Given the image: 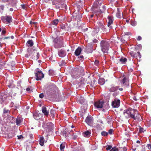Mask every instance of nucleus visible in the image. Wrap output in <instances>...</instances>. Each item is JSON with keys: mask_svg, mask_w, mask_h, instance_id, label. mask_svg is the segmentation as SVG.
<instances>
[{"mask_svg": "<svg viewBox=\"0 0 151 151\" xmlns=\"http://www.w3.org/2000/svg\"><path fill=\"white\" fill-rule=\"evenodd\" d=\"M58 55L60 57L63 58L66 55L65 51L63 50H60L58 51Z\"/></svg>", "mask_w": 151, "mask_h": 151, "instance_id": "obj_16", "label": "nucleus"}, {"mask_svg": "<svg viewBox=\"0 0 151 151\" xmlns=\"http://www.w3.org/2000/svg\"><path fill=\"white\" fill-rule=\"evenodd\" d=\"M85 122L88 125H90L93 123V118L91 116H88L86 118Z\"/></svg>", "mask_w": 151, "mask_h": 151, "instance_id": "obj_14", "label": "nucleus"}, {"mask_svg": "<svg viewBox=\"0 0 151 151\" xmlns=\"http://www.w3.org/2000/svg\"><path fill=\"white\" fill-rule=\"evenodd\" d=\"M100 27H99V25L98 26L96 27L95 29H96V30L97 32H99L100 31L101 32V31L100 30Z\"/></svg>", "mask_w": 151, "mask_h": 151, "instance_id": "obj_40", "label": "nucleus"}, {"mask_svg": "<svg viewBox=\"0 0 151 151\" xmlns=\"http://www.w3.org/2000/svg\"><path fill=\"white\" fill-rule=\"evenodd\" d=\"M50 114L51 115L53 119H54L55 118V116L54 110L52 109H51L50 111Z\"/></svg>", "mask_w": 151, "mask_h": 151, "instance_id": "obj_32", "label": "nucleus"}, {"mask_svg": "<svg viewBox=\"0 0 151 151\" xmlns=\"http://www.w3.org/2000/svg\"><path fill=\"white\" fill-rule=\"evenodd\" d=\"M44 97V94L43 93H41L39 95V97L40 98H42Z\"/></svg>", "mask_w": 151, "mask_h": 151, "instance_id": "obj_50", "label": "nucleus"}, {"mask_svg": "<svg viewBox=\"0 0 151 151\" xmlns=\"http://www.w3.org/2000/svg\"><path fill=\"white\" fill-rule=\"evenodd\" d=\"M94 45L93 42H91L87 45L86 47V51L88 53H91L94 49L93 48V46Z\"/></svg>", "mask_w": 151, "mask_h": 151, "instance_id": "obj_7", "label": "nucleus"}, {"mask_svg": "<svg viewBox=\"0 0 151 151\" xmlns=\"http://www.w3.org/2000/svg\"><path fill=\"white\" fill-rule=\"evenodd\" d=\"M98 25L103 31V32H106V29L102 23H99L98 24Z\"/></svg>", "mask_w": 151, "mask_h": 151, "instance_id": "obj_25", "label": "nucleus"}, {"mask_svg": "<svg viewBox=\"0 0 151 151\" xmlns=\"http://www.w3.org/2000/svg\"><path fill=\"white\" fill-rule=\"evenodd\" d=\"M4 9V6L1 5L0 6V11H3Z\"/></svg>", "mask_w": 151, "mask_h": 151, "instance_id": "obj_45", "label": "nucleus"}, {"mask_svg": "<svg viewBox=\"0 0 151 151\" xmlns=\"http://www.w3.org/2000/svg\"><path fill=\"white\" fill-rule=\"evenodd\" d=\"M51 71V70H49V75H50V76L52 75V74L51 73V72H50V71Z\"/></svg>", "mask_w": 151, "mask_h": 151, "instance_id": "obj_64", "label": "nucleus"}, {"mask_svg": "<svg viewBox=\"0 0 151 151\" xmlns=\"http://www.w3.org/2000/svg\"><path fill=\"white\" fill-rule=\"evenodd\" d=\"M21 6L22 7V8L23 9H25L26 7L25 5L24 4H21Z\"/></svg>", "mask_w": 151, "mask_h": 151, "instance_id": "obj_49", "label": "nucleus"}, {"mask_svg": "<svg viewBox=\"0 0 151 151\" xmlns=\"http://www.w3.org/2000/svg\"><path fill=\"white\" fill-rule=\"evenodd\" d=\"M107 19L108 20V22L107 26L110 29L112 28V26L111 25L113 23V17L111 16H108Z\"/></svg>", "mask_w": 151, "mask_h": 151, "instance_id": "obj_13", "label": "nucleus"}, {"mask_svg": "<svg viewBox=\"0 0 151 151\" xmlns=\"http://www.w3.org/2000/svg\"><path fill=\"white\" fill-rule=\"evenodd\" d=\"M35 74L37 81L41 80L44 77V74L41 71L38 70V68H37L35 70Z\"/></svg>", "mask_w": 151, "mask_h": 151, "instance_id": "obj_6", "label": "nucleus"}, {"mask_svg": "<svg viewBox=\"0 0 151 151\" xmlns=\"http://www.w3.org/2000/svg\"><path fill=\"white\" fill-rule=\"evenodd\" d=\"M27 54L25 55L26 57H28L30 56L32 59L34 60H37L39 57L40 55L39 52L36 51L34 49L29 48L27 50Z\"/></svg>", "mask_w": 151, "mask_h": 151, "instance_id": "obj_1", "label": "nucleus"}, {"mask_svg": "<svg viewBox=\"0 0 151 151\" xmlns=\"http://www.w3.org/2000/svg\"><path fill=\"white\" fill-rule=\"evenodd\" d=\"M72 136L73 137V139H75L77 137V136L76 135L74 134H73Z\"/></svg>", "mask_w": 151, "mask_h": 151, "instance_id": "obj_55", "label": "nucleus"}, {"mask_svg": "<svg viewBox=\"0 0 151 151\" xmlns=\"http://www.w3.org/2000/svg\"><path fill=\"white\" fill-rule=\"evenodd\" d=\"M36 22H32V21H30V24H36Z\"/></svg>", "mask_w": 151, "mask_h": 151, "instance_id": "obj_56", "label": "nucleus"}, {"mask_svg": "<svg viewBox=\"0 0 151 151\" xmlns=\"http://www.w3.org/2000/svg\"><path fill=\"white\" fill-rule=\"evenodd\" d=\"M3 112L4 114L8 113H9V111L8 109H6V108H4V109Z\"/></svg>", "mask_w": 151, "mask_h": 151, "instance_id": "obj_42", "label": "nucleus"}, {"mask_svg": "<svg viewBox=\"0 0 151 151\" xmlns=\"http://www.w3.org/2000/svg\"><path fill=\"white\" fill-rule=\"evenodd\" d=\"M105 83V81L103 78H100L98 80V83L101 85H103Z\"/></svg>", "mask_w": 151, "mask_h": 151, "instance_id": "obj_29", "label": "nucleus"}, {"mask_svg": "<svg viewBox=\"0 0 151 151\" xmlns=\"http://www.w3.org/2000/svg\"><path fill=\"white\" fill-rule=\"evenodd\" d=\"M39 141L40 145L41 146H43L44 144L45 139L43 137H40Z\"/></svg>", "mask_w": 151, "mask_h": 151, "instance_id": "obj_28", "label": "nucleus"}, {"mask_svg": "<svg viewBox=\"0 0 151 151\" xmlns=\"http://www.w3.org/2000/svg\"><path fill=\"white\" fill-rule=\"evenodd\" d=\"M18 139H20L22 138H23V136L22 135H21L19 136H17Z\"/></svg>", "mask_w": 151, "mask_h": 151, "instance_id": "obj_53", "label": "nucleus"}, {"mask_svg": "<svg viewBox=\"0 0 151 151\" xmlns=\"http://www.w3.org/2000/svg\"><path fill=\"white\" fill-rule=\"evenodd\" d=\"M109 151H119L118 149L116 147H114Z\"/></svg>", "mask_w": 151, "mask_h": 151, "instance_id": "obj_39", "label": "nucleus"}, {"mask_svg": "<svg viewBox=\"0 0 151 151\" xmlns=\"http://www.w3.org/2000/svg\"><path fill=\"white\" fill-rule=\"evenodd\" d=\"M97 42V40L96 39H95L93 40V43H96V42Z\"/></svg>", "mask_w": 151, "mask_h": 151, "instance_id": "obj_60", "label": "nucleus"}, {"mask_svg": "<svg viewBox=\"0 0 151 151\" xmlns=\"http://www.w3.org/2000/svg\"><path fill=\"white\" fill-rule=\"evenodd\" d=\"M133 99L135 101H137L139 99V98L138 97L137 95H134L132 97Z\"/></svg>", "mask_w": 151, "mask_h": 151, "instance_id": "obj_37", "label": "nucleus"}, {"mask_svg": "<svg viewBox=\"0 0 151 151\" xmlns=\"http://www.w3.org/2000/svg\"><path fill=\"white\" fill-rule=\"evenodd\" d=\"M103 12L101 10H97L96 12H95V14L96 16H97L98 15H99L101 14Z\"/></svg>", "mask_w": 151, "mask_h": 151, "instance_id": "obj_35", "label": "nucleus"}, {"mask_svg": "<svg viewBox=\"0 0 151 151\" xmlns=\"http://www.w3.org/2000/svg\"><path fill=\"white\" fill-rule=\"evenodd\" d=\"M106 150H110V149H111V148L112 147L111 145H108L106 146Z\"/></svg>", "mask_w": 151, "mask_h": 151, "instance_id": "obj_43", "label": "nucleus"}, {"mask_svg": "<svg viewBox=\"0 0 151 151\" xmlns=\"http://www.w3.org/2000/svg\"><path fill=\"white\" fill-rule=\"evenodd\" d=\"M127 149L126 147H124L123 148V150L124 151H126L127 150Z\"/></svg>", "mask_w": 151, "mask_h": 151, "instance_id": "obj_63", "label": "nucleus"}, {"mask_svg": "<svg viewBox=\"0 0 151 151\" xmlns=\"http://www.w3.org/2000/svg\"><path fill=\"white\" fill-rule=\"evenodd\" d=\"M119 88V86H117L115 87H112L109 88V91L110 92H114L116 91Z\"/></svg>", "mask_w": 151, "mask_h": 151, "instance_id": "obj_24", "label": "nucleus"}, {"mask_svg": "<svg viewBox=\"0 0 151 151\" xmlns=\"http://www.w3.org/2000/svg\"><path fill=\"white\" fill-rule=\"evenodd\" d=\"M59 28L63 30L68 31L69 29V27L67 24H61L60 25Z\"/></svg>", "mask_w": 151, "mask_h": 151, "instance_id": "obj_15", "label": "nucleus"}, {"mask_svg": "<svg viewBox=\"0 0 151 151\" xmlns=\"http://www.w3.org/2000/svg\"><path fill=\"white\" fill-rule=\"evenodd\" d=\"M6 33V31L5 30H3L2 31V34H4Z\"/></svg>", "mask_w": 151, "mask_h": 151, "instance_id": "obj_57", "label": "nucleus"}, {"mask_svg": "<svg viewBox=\"0 0 151 151\" xmlns=\"http://www.w3.org/2000/svg\"><path fill=\"white\" fill-rule=\"evenodd\" d=\"M65 143L63 142L61 144L60 146V149L61 151H63L65 147Z\"/></svg>", "mask_w": 151, "mask_h": 151, "instance_id": "obj_31", "label": "nucleus"}, {"mask_svg": "<svg viewBox=\"0 0 151 151\" xmlns=\"http://www.w3.org/2000/svg\"><path fill=\"white\" fill-rule=\"evenodd\" d=\"M54 41L55 43V46L57 48L62 47L63 45V39L62 38L57 37L55 39Z\"/></svg>", "mask_w": 151, "mask_h": 151, "instance_id": "obj_4", "label": "nucleus"}, {"mask_svg": "<svg viewBox=\"0 0 151 151\" xmlns=\"http://www.w3.org/2000/svg\"><path fill=\"white\" fill-rule=\"evenodd\" d=\"M108 133L106 132L103 131L101 132V134L103 136H107L108 134Z\"/></svg>", "mask_w": 151, "mask_h": 151, "instance_id": "obj_41", "label": "nucleus"}, {"mask_svg": "<svg viewBox=\"0 0 151 151\" xmlns=\"http://www.w3.org/2000/svg\"><path fill=\"white\" fill-rule=\"evenodd\" d=\"M46 131L49 132L54 128V125L51 122H49L47 124Z\"/></svg>", "mask_w": 151, "mask_h": 151, "instance_id": "obj_9", "label": "nucleus"}, {"mask_svg": "<svg viewBox=\"0 0 151 151\" xmlns=\"http://www.w3.org/2000/svg\"><path fill=\"white\" fill-rule=\"evenodd\" d=\"M135 57L137 59L138 62L140 63L141 60V55L140 53L139 52H137V53L135 54Z\"/></svg>", "mask_w": 151, "mask_h": 151, "instance_id": "obj_21", "label": "nucleus"}, {"mask_svg": "<svg viewBox=\"0 0 151 151\" xmlns=\"http://www.w3.org/2000/svg\"><path fill=\"white\" fill-rule=\"evenodd\" d=\"M142 148L144 149V150H142V151H145V146L144 145H142Z\"/></svg>", "mask_w": 151, "mask_h": 151, "instance_id": "obj_61", "label": "nucleus"}, {"mask_svg": "<svg viewBox=\"0 0 151 151\" xmlns=\"http://www.w3.org/2000/svg\"><path fill=\"white\" fill-rule=\"evenodd\" d=\"M22 121V119L20 117H18L16 119V124L18 125L20 124Z\"/></svg>", "mask_w": 151, "mask_h": 151, "instance_id": "obj_26", "label": "nucleus"}, {"mask_svg": "<svg viewBox=\"0 0 151 151\" xmlns=\"http://www.w3.org/2000/svg\"><path fill=\"white\" fill-rule=\"evenodd\" d=\"M117 12L116 13V16L117 17L119 18H120L121 17V12L119 10V8L117 9Z\"/></svg>", "mask_w": 151, "mask_h": 151, "instance_id": "obj_33", "label": "nucleus"}, {"mask_svg": "<svg viewBox=\"0 0 151 151\" xmlns=\"http://www.w3.org/2000/svg\"><path fill=\"white\" fill-rule=\"evenodd\" d=\"M76 101L79 103L83 104L85 101L83 97L81 96H79L77 97Z\"/></svg>", "mask_w": 151, "mask_h": 151, "instance_id": "obj_17", "label": "nucleus"}, {"mask_svg": "<svg viewBox=\"0 0 151 151\" xmlns=\"http://www.w3.org/2000/svg\"><path fill=\"white\" fill-rule=\"evenodd\" d=\"M83 58V55H81L78 58L80 60H81V59H82Z\"/></svg>", "mask_w": 151, "mask_h": 151, "instance_id": "obj_58", "label": "nucleus"}, {"mask_svg": "<svg viewBox=\"0 0 151 151\" xmlns=\"http://www.w3.org/2000/svg\"><path fill=\"white\" fill-rule=\"evenodd\" d=\"M82 50L81 48L79 47L74 52L75 55L76 56L79 55L81 54Z\"/></svg>", "mask_w": 151, "mask_h": 151, "instance_id": "obj_19", "label": "nucleus"}, {"mask_svg": "<svg viewBox=\"0 0 151 151\" xmlns=\"http://www.w3.org/2000/svg\"><path fill=\"white\" fill-rule=\"evenodd\" d=\"M99 62L98 60H96L94 63V64L96 65L97 66L99 65Z\"/></svg>", "mask_w": 151, "mask_h": 151, "instance_id": "obj_44", "label": "nucleus"}, {"mask_svg": "<svg viewBox=\"0 0 151 151\" xmlns=\"http://www.w3.org/2000/svg\"><path fill=\"white\" fill-rule=\"evenodd\" d=\"M59 22L58 19H55L52 21L50 24V25H56Z\"/></svg>", "mask_w": 151, "mask_h": 151, "instance_id": "obj_30", "label": "nucleus"}, {"mask_svg": "<svg viewBox=\"0 0 151 151\" xmlns=\"http://www.w3.org/2000/svg\"><path fill=\"white\" fill-rule=\"evenodd\" d=\"M91 133V130H89L84 132L83 134H84L83 135L85 137H88L90 136Z\"/></svg>", "mask_w": 151, "mask_h": 151, "instance_id": "obj_20", "label": "nucleus"}, {"mask_svg": "<svg viewBox=\"0 0 151 151\" xmlns=\"http://www.w3.org/2000/svg\"><path fill=\"white\" fill-rule=\"evenodd\" d=\"M42 111L44 115L47 116H48L49 114L48 111L47 110L46 107L43 106L42 107Z\"/></svg>", "mask_w": 151, "mask_h": 151, "instance_id": "obj_22", "label": "nucleus"}, {"mask_svg": "<svg viewBox=\"0 0 151 151\" xmlns=\"http://www.w3.org/2000/svg\"><path fill=\"white\" fill-rule=\"evenodd\" d=\"M113 130L112 129H110L109 130L108 133L110 134H111L113 132Z\"/></svg>", "mask_w": 151, "mask_h": 151, "instance_id": "obj_46", "label": "nucleus"}, {"mask_svg": "<svg viewBox=\"0 0 151 151\" xmlns=\"http://www.w3.org/2000/svg\"><path fill=\"white\" fill-rule=\"evenodd\" d=\"M6 84H7V86L9 88H12L13 85V82L12 80L10 81H6Z\"/></svg>", "mask_w": 151, "mask_h": 151, "instance_id": "obj_27", "label": "nucleus"}, {"mask_svg": "<svg viewBox=\"0 0 151 151\" xmlns=\"http://www.w3.org/2000/svg\"><path fill=\"white\" fill-rule=\"evenodd\" d=\"M120 100L119 99H115L112 102L111 105L113 108H118L120 104Z\"/></svg>", "mask_w": 151, "mask_h": 151, "instance_id": "obj_10", "label": "nucleus"}, {"mask_svg": "<svg viewBox=\"0 0 151 151\" xmlns=\"http://www.w3.org/2000/svg\"><path fill=\"white\" fill-rule=\"evenodd\" d=\"M0 18L2 22L5 24H9L12 22V17L10 15L1 16V17Z\"/></svg>", "mask_w": 151, "mask_h": 151, "instance_id": "obj_3", "label": "nucleus"}, {"mask_svg": "<svg viewBox=\"0 0 151 151\" xmlns=\"http://www.w3.org/2000/svg\"><path fill=\"white\" fill-rule=\"evenodd\" d=\"M119 60L121 63L125 64L127 62V59L126 58L122 57L119 59Z\"/></svg>", "mask_w": 151, "mask_h": 151, "instance_id": "obj_23", "label": "nucleus"}, {"mask_svg": "<svg viewBox=\"0 0 151 151\" xmlns=\"http://www.w3.org/2000/svg\"><path fill=\"white\" fill-rule=\"evenodd\" d=\"M100 45L102 52L104 53H108V51L110 47L108 42L105 40H102L101 41Z\"/></svg>", "mask_w": 151, "mask_h": 151, "instance_id": "obj_2", "label": "nucleus"}, {"mask_svg": "<svg viewBox=\"0 0 151 151\" xmlns=\"http://www.w3.org/2000/svg\"><path fill=\"white\" fill-rule=\"evenodd\" d=\"M47 96L49 98L56 99L57 98V95L56 94V91L52 89H49L46 91Z\"/></svg>", "mask_w": 151, "mask_h": 151, "instance_id": "obj_5", "label": "nucleus"}, {"mask_svg": "<svg viewBox=\"0 0 151 151\" xmlns=\"http://www.w3.org/2000/svg\"><path fill=\"white\" fill-rule=\"evenodd\" d=\"M9 38H10L9 37H5L4 38V40L5 39H9Z\"/></svg>", "mask_w": 151, "mask_h": 151, "instance_id": "obj_59", "label": "nucleus"}, {"mask_svg": "<svg viewBox=\"0 0 151 151\" xmlns=\"http://www.w3.org/2000/svg\"><path fill=\"white\" fill-rule=\"evenodd\" d=\"M63 136H65V137L68 136V134L66 133V131H64L63 132Z\"/></svg>", "mask_w": 151, "mask_h": 151, "instance_id": "obj_47", "label": "nucleus"}, {"mask_svg": "<svg viewBox=\"0 0 151 151\" xmlns=\"http://www.w3.org/2000/svg\"><path fill=\"white\" fill-rule=\"evenodd\" d=\"M130 54L132 57H134L135 56V54H134L133 52H131L130 53Z\"/></svg>", "mask_w": 151, "mask_h": 151, "instance_id": "obj_48", "label": "nucleus"}, {"mask_svg": "<svg viewBox=\"0 0 151 151\" xmlns=\"http://www.w3.org/2000/svg\"><path fill=\"white\" fill-rule=\"evenodd\" d=\"M141 39H142L141 37L140 36H139L137 38V40L138 41H140L141 40Z\"/></svg>", "mask_w": 151, "mask_h": 151, "instance_id": "obj_52", "label": "nucleus"}, {"mask_svg": "<svg viewBox=\"0 0 151 151\" xmlns=\"http://www.w3.org/2000/svg\"><path fill=\"white\" fill-rule=\"evenodd\" d=\"M26 90L27 91H30V89L29 88H26Z\"/></svg>", "mask_w": 151, "mask_h": 151, "instance_id": "obj_62", "label": "nucleus"}, {"mask_svg": "<svg viewBox=\"0 0 151 151\" xmlns=\"http://www.w3.org/2000/svg\"><path fill=\"white\" fill-rule=\"evenodd\" d=\"M123 114L126 118H129V108L124 110L123 111Z\"/></svg>", "mask_w": 151, "mask_h": 151, "instance_id": "obj_18", "label": "nucleus"}, {"mask_svg": "<svg viewBox=\"0 0 151 151\" xmlns=\"http://www.w3.org/2000/svg\"><path fill=\"white\" fill-rule=\"evenodd\" d=\"M121 86L124 88H127L129 86L128 80L127 78L124 77L120 81Z\"/></svg>", "mask_w": 151, "mask_h": 151, "instance_id": "obj_8", "label": "nucleus"}, {"mask_svg": "<svg viewBox=\"0 0 151 151\" xmlns=\"http://www.w3.org/2000/svg\"><path fill=\"white\" fill-rule=\"evenodd\" d=\"M104 103L103 101H99L95 102L94 106L98 108H102Z\"/></svg>", "mask_w": 151, "mask_h": 151, "instance_id": "obj_12", "label": "nucleus"}, {"mask_svg": "<svg viewBox=\"0 0 151 151\" xmlns=\"http://www.w3.org/2000/svg\"><path fill=\"white\" fill-rule=\"evenodd\" d=\"M130 23L131 25L133 26H136L137 24V23L136 22L133 20H131Z\"/></svg>", "mask_w": 151, "mask_h": 151, "instance_id": "obj_38", "label": "nucleus"}, {"mask_svg": "<svg viewBox=\"0 0 151 151\" xmlns=\"http://www.w3.org/2000/svg\"><path fill=\"white\" fill-rule=\"evenodd\" d=\"M34 117L36 120H37L39 119V116L37 114H34Z\"/></svg>", "mask_w": 151, "mask_h": 151, "instance_id": "obj_36", "label": "nucleus"}, {"mask_svg": "<svg viewBox=\"0 0 151 151\" xmlns=\"http://www.w3.org/2000/svg\"><path fill=\"white\" fill-rule=\"evenodd\" d=\"M27 45L30 47L32 46L33 45V41L32 40H29L27 42Z\"/></svg>", "mask_w": 151, "mask_h": 151, "instance_id": "obj_34", "label": "nucleus"}, {"mask_svg": "<svg viewBox=\"0 0 151 151\" xmlns=\"http://www.w3.org/2000/svg\"><path fill=\"white\" fill-rule=\"evenodd\" d=\"M129 118L131 117L134 119H136V118L134 116L136 113H137V111L136 110L129 108Z\"/></svg>", "mask_w": 151, "mask_h": 151, "instance_id": "obj_11", "label": "nucleus"}, {"mask_svg": "<svg viewBox=\"0 0 151 151\" xmlns=\"http://www.w3.org/2000/svg\"><path fill=\"white\" fill-rule=\"evenodd\" d=\"M102 7L103 9L101 10H102V11L104 12L105 10L106 9V7L104 6H103Z\"/></svg>", "mask_w": 151, "mask_h": 151, "instance_id": "obj_51", "label": "nucleus"}, {"mask_svg": "<svg viewBox=\"0 0 151 151\" xmlns=\"http://www.w3.org/2000/svg\"><path fill=\"white\" fill-rule=\"evenodd\" d=\"M147 146L149 149H151V144H147Z\"/></svg>", "mask_w": 151, "mask_h": 151, "instance_id": "obj_54", "label": "nucleus"}]
</instances>
